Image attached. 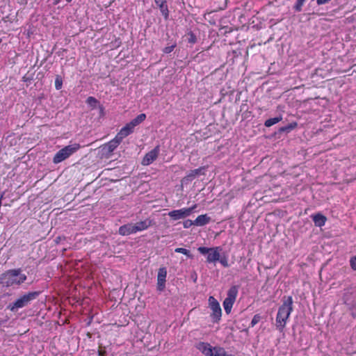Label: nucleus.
Wrapping results in <instances>:
<instances>
[{"instance_id": "obj_27", "label": "nucleus", "mask_w": 356, "mask_h": 356, "mask_svg": "<svg viewBox=\"0 0 356 356\" xmlns=\"http://www.w3.org/2000/svg\"><path fill=\"white\" fill-rule=\"evenodd\" d=\"M214 356H235V355H234L232 354L227 353V352L225 350V349L224 348L221 347L220 348H217Z\"/></svg>"}, {"instance_id": "obj_30", "label": "nucleus", "mask_w": 356, "mask_h": 356, "mask_svg": "<svg viewBox=\"0 0 356 356\" xmlns=\"http://www.w3.org/2000/svg\"><path fill=\"white\" fill-rule=\"evenodd\" d=\"M261 318H262V317L259 314H255L253 316L252 321L250 323V327H254L256 324H257L261 320Z\"/></svg>"}, {"instance_id": "obj_33", "label": "nucleus", "mask_w": 356, "mask_h": 356, "mask_svg": "<svg viewBox=\"0 0 356 356\" xmlns=\"http://www.w3.org/2000/svg\"><path fill=\"white\" fill-rule=\"evenodd\" d=\"M33 80V74L29 75V73H27L22 77V81H24V82L31 83Z\"/></svg>"}, {"instance_id": "obj_4", "label": "nucleus", "mask_w": 356, "mask_h": 356, "mask_svg": "<svg viewBox=\"0 0 356 356\" xmlns=\"http://www.w3.org/2000/svg\"><path fill=\"white\" fill-rule=\"evenodd\" d=\"M81 145L79 143H74L73 145H69L64 147L54 155L53 158L54 163L57 164L63 161L79 149Z\"/></svg>"}, {"instance_id": "obj_37", "label": "nucleus", "mask_w": 356, "mask_h": 356, "mask_svg": "<svg viewBox=\"0 0 356 356\" xmlns=\"http://www.w3.org/2000/svg\"><path fill=\"white\" fill-rule=\"evenodd\" d=\"M97 107L99 110L100 115H103L104 114V107L102 104H99Z\"/></svg>"}, {"instance_id": "obj_31", "label": "nucleus", "mask_w": 356, "mask_h": 356, "mask_svg": "<svg viewBox=\"0 0 356 356\" xmlns=\"http://www.w3.org/2000/svg\"><path fill=\"white\" fill-rule=\"evenodd\" d=\"M177 47V43L175 42H173V44H172L170 46H168V47H165L163 49V52L164 54H170L171 53L174 49Z\"/></svg>"}, {"instance_id": "obj_25", "label": "nucleus", "mask_w": 356, "mask_h": 356, "mask_svg": "<svg viewBox=\"0 0 356 356\" xmlns=\"http://www.w3.org/2000/svg\"><path fill=\"white\" fill-rule=\"evenodd\" d=\"M175 252L177 253L184 254L189 259H193V255L191 253L190 250L186 248H177L175 250Z\"/></svg>"}, {"instance_id": "obj_42", "label": "nucleus", "mask_w": 356, "mask_h": 356, "mask_svg": "<svg viewBox=\"0 0 356 356\" xmlns=\"http://www.w3.org/2000/svg\"><path fill=\"white\" fill-rule=\"evenodd\" d=\"M92 318H93V316H91V317L90 318V321H88V323H87V325H90V323H91V322H92Z\"/></svg>"}, {"instance_id": "obj_35", "label": "nucleus", "mask_w": 356, "mask_h": 356, "mask_svg": "<svg viewBox=\"0 0 356 356\" xmlns=\"http://www.w3.org/2000/svg\"><path fill=\"white\" fill-rule=\"evenodd\" d=\"M351 296V293L348 291L347 292H345L343 294V299L344 302L348 303V301L350 300Z\"/></svg>"}, {"instance_id": "obj_2", "label": "nucleus", "mask_w": 356, "mask_h": 356, "mask_svg": "<svg viewBox=\"0 0 356 356\" xmlns=\"http://www.w3.org/2000/svg\"><path fill=\"white\" fill-rule=\"evenodd\" d=\"M41 293V291H29L21 296L13 302L10 303L7 308L11 312H15L19 309L27 307L31 302L35 300Z\"/></svg>"}, {"instance_id": "obj_3", "label": "nucleus", "mask_w": 356, "mask_h": 356, "mask_svg": "<svg viewBox=\"0 0 356 356\" xmlns=\"http://www.w3.org/2000/svg\"><path fill=\"white\" fill-rule=\"evenodd\" d=\"M19 272H22L20 268L6 270L0 275V284L6 288L16 285L17 277Z\"/></svg>"}, {"instance_id": "obj_7", "label": "nucleus", "mask_w": 356, "mask_h": 356, "mask_svg": "<svg viewBox=\"0 0 356 356\" xmlns=\"http://www.w3.org/2000/svg\"><path fill=\"white\" fill-rule=\"evenodd\" d=\"M209 305L212 312L210 317L213 323H218L221 319L222 309L218 300L213 297L209 298Z\"/></svg>"}, {"instance_id": "obj_5", "label": "nucleus", "mask_w": 356, "mask_h": 356, "mask_svg": "<svg viewBox=\"0 0 356 356\" xmlns=\"http://www.w3.org/2000/svg\"><path fill=\"white\" fill-rule=\"evenodd\" d=\"M220 246L207 248V247H199L197 250L203 255H207V262L213 263L220 260V252L222 251Z\"/></svg>"}, {"instance_id": "obj_29", "label": "nucleus", "mask_w": 356, "mask_h": 356, "mask_svg": "<svg viewBox=\"0 0 356 356\" xmlns=\"http://www.w3.org/2000/svg\"><path fill=\"white\" fill-rule=\"evenodd\" d=\"M305 1L306 0H297L295 5L293 6V10L296 12H300Z\"/></svg>"}, {"instance_id": "obj_16", "label": "nucleus", "mask_w": 356, "mask_h": 356, "mask_svg": "<svg viewBox=\"0 0 356 356\" xmlns=\"http://www.w3.org/2000/svg\"><path fill=\"white\" fill-rule=\"evenodd\" d=\"M118 233L122 236H128L131 234L136 233V232L134 224L127 223L119 227Z\"/></svg>"}, {"instance_id": "obj_20", "label": "nucleus", "mask_w": 356, "mask_h": 356, "mask_svg": "<svg viewBox=\"0 0 356 356\" xmlns=\"http://www.w3.org/2000/svg\"><path fill=\"white\" fill-rule=\"evenodd\" d=\"M211 220V217L208 216L207 214L200 215L195 220V225L204 226L209 223Z\"/></svg>"}, {"instance_id": "obj_19", "label": "nucleus", "mask_w": 356, "mask_h": 356, "mask_svg": "<svg viewBox=\"0 0 356 356\" xmlns=\"http://www.w3.org/2000/svg\"><path fill=\"white\" fill-rule=\"evenodd\" d=\"M152 225V220L149 219H146L143 221H140L136 222L134 225V228L136 232L143 231L147 229L149 227Z\"/></svg>"}, {"instance_id": "obj_18", "label": "nucleus", "mask_w": 356, "mask_h": 356, "mask_svg": "<svg viewBox=\"0 0 356 356\" xmlns=\"http://www.w3.org/2000/svg\"><path fill=\"white\" fill-rule=\"evenodd\" d=\"M311 218H312L315 226L319 227L323 226L327 220V218L321 213L313 214L311 216Z\"/></svg>"}, {"instance_id": "obj_43", "label": "nucleus", "mask_w": 356, "mask_h": 356, "mask_svg": "<svg viewBox=\"0 0 356 356\" xmlns=\"http://www.w3.org/2000/svg\"><path fill=\"white\" fill-rule=\"evenodd\" d=\"M46 60H47V58H44V59L42 61V63H41L40 65H42L43 64V63H44Z\"/></svg>"}, {"instance_id": "obj_41", "label": "nucleus", "mask_w": 356, "mask_h": 356, "mask_svg": "<svg viewBox=\"0 0 356 356\" xmlns=\"http://www.w3.org/2000/svg\"><path fill=\"white\" fill-rule=\"evenodd\" d=\"M3 195H4V193H2L1 195H0V207H1V201H2V199L3 198Z\"/></svg>"}, {"instance_id": "obj_9", "label": "nucleus", "mask_w": 356, "mask_h": 356, "mask_svg": "<svg viewBox=\"0 0 356 356\" xmlns=\"http://www.w3.org/2000/svg\"><path fill=\"white\" fill-rule=\"evenodd\" d=\"M196 208V204L189 208H183L181 209L173 210L168 213V216L173 220H177L179 219L185 218L189 216L194 209Z\"/></svg>"}, {"instance_id": "obj_1", "label": "nucleus", "mask_w": 356, "mask_h": 356, "mask_svg": "<svg viewBox=\"0 0 356 356\" xmlns=\"http://www.w3.org/2000/svg\"><path fill=\"white\" fill-rule=\"evenodd\" d=\"M293 298L292 296H284L282 298V304L280 306L276 316V327L280 332H283L286 321L293 312Z\"/></svg>"}, {"instance_id": "obj_21", "label": "nucleus", "mask_w": 356, "mask_h": 356, "mask_svg": "<svg viewBox=\"0 0 356 356\" xmlns=\"http://www.w3.org/2000/svg\"><path fill=\"white\" fill-rule=\"evenodd\" d=\"M184 37L186 38L185 40L191 45L195 44L197 42V36L192 31H188Z\"/></svg>"}, {"instance_id": "obj_13", "label": "nucleus", "mask_w": 356, "mask_h": 356, "mask_svg": "<svg viewBox=\"0 0 356 356\" xmlns=\"http://www.w3.org/2000/svg\"><path fill=\"white\" fill-rule=\"evenodd\" d=\"M160 151L159 145L156 146L153 149L147 152L142 160V165H148L153 163L158 157Z\"/></svg>"}, {"instance_id": "obj_28", "label": "nucleus", "mask_w": 356, "mask_h": 356, "mask_svg": "<svg viewBox=\"0 0 356 356\" xmlns=\"http://www.w3.org/2000/svg\"><path fill=\"white\" fill-rule=\"evenodd\" d=\"M27 279V277L25 274H22V272H19V275L17 277L16 285L19 286L23 284Z\"/></svg>"}, {"instance_id": "obj_15", "label": "nucleus", "mask_w": 356, "mask_h": 356, "mask_svg": "<svg viewBox=\"0 0 356 356\" xmlns=\"http://www.w3.org/2000/svg\"><path fill=\"white\" fill-rule=\"evenodd\" d=\"M298 123L296 122H293L291 123L288 124L286 126L279 128L278 130L275 132L274 135L277 138H280V136L282 134H288L291 132L293 129H296Z\"/></svg>"}, {"instance_id": "obj_6", "label": "nucleus", "mask_w": 356, "mask_h": 356, "mask_svg": "<svg viewBox=\"0 0 356 356\" xmlns=\"http://www.w3.org/2000/svg\"><path fill=\"white\" fill-rule=\"evenodd\" d=\"M239 286L233 285L232 286L227 293V298L223 301V307L225 312L229 314L231 312L232 306L235 302L238 292Z\"/></svg>"}, {"instance_id": "obj_23", "label": "nucleus", "mask_w": 356, "mask_h": 356, "mask_svg": "<svg viewBox=\"0 0 356 356\" xmlns=\"http://www.w3.org/2000/svg\"><path fill=\"white\" fill-rule=\"evenodd\" d=\"M282 120V115H280V116H277L275 118H269L265 121L264 125L266 127H270L278 123Z\"/></svg>"}, {"instance_id": "obj_17", "label": "nucleus", "mask_w": 356, "mask_h": 356, "mask_svg": "<svg viewBox=\"0 0 356 356\" xmlns=\"http://www.w3.org/2000/svg\"><path fill=\"white\" fill-rule=\"evenodd\" d=\"M134 128L135 127L131 125V123L129 122L120 129V131L117 134V136L118 138L123 140L125 137L128 136L134 131Z\"/></svg>"}, {"instance_id": "obj_11", "label": "nucleus", "mask_w": 356, "mask_h": 356, "mask_svg": "<svg viewBox=\"0 0 356 356\" xmlns=\"http://www.w3.org/2000/svg\"><path fill=\"white\" fill-rule=\"evenodd\" d=\"M196 348L205 356H214L217 348H220V346H211L210 343L207 342L200 341L199 342Z\"/></svg>"}, {"instance_id": "obj_22", "label": "nucleus", "mask_w": 356, "mask_h": 356, "mask_svg": "<svg viewBox=\"0 0 356 356\" xmlns=\"http://www.w3.org/2000/svg\"><path fill=\"white\" fill-rule=\"evenodd\" d=\"M145 119L146 115L145 113H140L138 115H137L135 118H134L132 120H131L129 122L131 123V125L135 127L137 125L142 123L143 121H145Z\"/></svg>"}, {"instance_id": "obj_40", "label": "nucleus", "mask_w": 356, "mask_h": 356, "mask_svg": "<svg viewBox=\"0 0 356 356\" xmlns=\"http://www.w3.org/2000/svg\"><path fill=\"white\" fill-rule=\"evenodd\" d=\"M60 1H61V0H53L52 4H53L54 6H56V5H58Z\"/></svg>"}, {"instance_id": "obj_36", "label": "nucleus", "mask_w": 356, "mask_h": 356, "mask_svg": "<svg viewBox=\"0 0 356 356\" xmlns=\"http://www.w3.org/2000/svg\"><path fill=\"white\" fill-rule=\"evenodd\" d=\"M350 263L351 268L353 270H356V256L353 257L350 259Z\"/></svg>"}, {"instance_id": "obj_24", "label": "nucleus", "mask_w": 356, "mask_h": 356, "mask_svg": "<svg viewBox=\"0 0 356 356\" xmlns=\"http://www.w3.org/2000/svg\"><path fill=\"white\" fill-rule=\"evenodd\" d=\"M86 102L92 108H95L99 104V101L94 97H88Z\"/></svg>"}, {"instance_id": "obj_34", "label": "nucleus", "mask_w": 356, "mask_h": 356, "mask_svg": "<svg viewBox=\"0 0 356 356\" xmlns=\"http://www.w3.org/2000/svg\"><path fill=\"white\" fill-rule=\"evenodd\" d=\"M193 225H195V220L193 221V220H189V219L186 220L183 222V225H184V228H189V227H191Z\"/></svg>"}, {"instance_id": "obj_14", "label": "nucleus", "mask_w": 356, "mask_h": 356, "mask_svg": "<svg viewBox=\"0 0 356 356\" xmlns=\"http://www.w3.org/2000/svg\"><path fill=\"white\" fill-rule=\"evenodd\" d=\"M156 6L159 8L160 12L165 20L169 19V9L166 0H154Z\"/></svg>"}, {"instance_id": "obj_8", "label": "nucleus", "mask_w": 356, "mask_h": 356, "mask_svg": "<svg viewBox=\"0 0 356 356\" xmlns=\"http://www.w3.org/2000/svg\"><path fill=\"white\" fill-rule=\"evenodd\" d=\"M122 140L116 135L115 137L102 146V152L103 155L106 158H109L113 151L118 147Z\"/></svg>"}, {"instance_id": "obj_44", "label": "nucleus", "mask_w": 356, "mask_h": 356, "mask_svg": "<svg viewBox=\"0 0 356 356\" xmlns=\"http://www.w3.org/2000/svg\"><path fill=\"white\" fill-rule=\"evenodd\" d=\"M67 3H70L72 0H65Z\"/></svg>"}, {"instance_id": "obj_32", "label": "nucleus", "mask_w": 356, "mask_h": 356, "mask_svg": "<svg viewBox=\"0 0 356 356\" xmlns=\"http://www.w3.org/2000/svg\"><path fill=\"white\" fill-rule=\"evenodd\" d=\"M217 261H219L224 267L229 266L227 258L225 255H223L222 257L220 256V260H218Z\"/></svg>"}, {"instance_id": "obj_12", "label": "nucleus", "mask_w": 356, "mask_h": 356, "mask_svg": "<svg viewBox=\"0 0 356 356\" xmlns=\"http://www.w3.org/2000/svg\"><path fill=\"white\" fill-rule=\"evenodd\" d=\"M167 277V269L165 267H161L158 270L157 275V291L162 292L165 289V282Z\"/></svg>"}, {"instance_id": "obj_38", "label": "nucleus", "mask_w": 356, "mask_h": 356, "mask_svg": "<svg viewBox=\"0 0 356 356\" xmlns=\"http://www.w3.org/2000/svg\"><path fill=\"white\" fill-rule=\"evenodd\" d=\"M107 355V352L104 349H100L98 351V356H106Z\"/></svg>"}, {"instance_id": "obj_39", "label": "nucleus", "mask_w": 356, "mask_h": 356, "mask_svg": "<svg viewBox=\"0 0 356 356\" xmlns=\"http://www.w3.org/2000/svg\"><path fill=\"white\" fill-rule=\"evenodd\" d=\"M63 239V240H65V236H58L55 239V241L56 243H58L61 241V240Z\"/></svg>"}, {"instance_id": "obj_26", "label": "nucleus", "mask_w": 356, "mask_h": 356, "mask_svg": "<svg viewBox=\"0 0 356 356\" xmlns=\"http://www.w3.org/2000/svg\"><path fill=\"white\" fill-rule=\"evenodd\" d=\"M63 87V78L60 75H56L55 78V88L56 90H59Z\"/></svg>"}, {"instance_id": "obj_10", "label": "nucleus", "mask_w": 356, "mask_h": 356, "mask_svg": "<svg viewBox=\"0 0 356 356\" xmlns=\"http://www.w3.org/2000/svg\"><path fill=\"white\" fill-rule=\"evenodd\" d=\"M207 170L206 166H201L197 169L191 170L181 180V184L187 185L195 179L196 177L200 175H204Z\"/></svg>"}]
</instances>
